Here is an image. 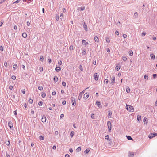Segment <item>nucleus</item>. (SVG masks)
<instances>
[{
  "label": "nucleus",
  "instance_id": "obj_59",
  "mask_svg": "<svg viewBox=\"0 0 157 157\" xmlns=\"http://www.w3.org/2000/svg\"><path fill=\"white\" fill-rule=\"evenodd\" d=\"M4 65L5 67H7V63L6 62H5L4 63Z\"/></svg>",
  "mask_w": 157,
  "mask_h": 157
},
{
  "label": "nucleus",
  "instance_id": "obj_44",
  "mask_svg": "<svg viewBox=\"0 0 157 157\" xmlns=\"http://www.w3.org/2000/svg\"><path fill=\"white\" fill-rule=\"evenodd\" d=\"M69 49L70 50H73V46L71 45L69 47Z\"/></svg>",
  "mask_w": 157,
  "mask_h": 157
},
{
  "label": "nucleus",
  "instance_id": "obj_4",
  "mask_svg": "<svg viewBox=\"0 0 157 157\" xmlns=\"http://www.w3.org/2000/svg\"><path fill=\"white\" fill-rule=\"evenodd\" d=\"M8 125L10 127L11 129H13V124L11 121H10L8 123Z\"/></svg>",
  "mask_w": 157,
  "mask_h": 157
},
{
  "label": "nucleus",
  "instance_id": "obj_6",
  "mask_svg": "<svg viewBox=\"0 0 157 157\" xmlns=\"http://www.w3.org/2000/svg\"><path fill=\"white\" fill-rule=\"evenodd\" d=\"M156 133H151L148 136V137L150 139H151L153 137H155V134Z\"/></svg>",
  "mask_w": 157,
  "mask_h": 157
},
{
  "label": "nucleus",
  "instance_id": "obj_12",
  "mask_svg": "<svg viewBox=\"0 0 157 157\" xmlns=\"http://www.w3.org/2000/svg\"><path fill=\"white\" fill-rule=\"evenodd\" d=\"M147 119L146 117H144L143 119V122L145 124H147Z\"/></svg>",
  "mask_w": 157,
  "mask_h": 157
},
{
  "label": "nucleus",
  "instance_id": "obj_15",
  "mask_svg": "<svg viewBox=\"0 0 157 157\" xmlns=\"http://www.w3.org/2000/svg\"><path fill=\"white\" fill-rule=\"evenodd\" d=\"M22 37L24 38H26L27 37V34L25 33H22Z\"/></svg>",
  "mask_w": 157,
  "mask_h": 157
},
{
  "label": "nucleus",
  "instance_id": "obj_11",
  "mask_svg": "<svg viewBox=\"0 0 157 157\" xmlns=\"http://www.w3.org/2000/svg\"><path fill=\"white\" fill-rule=\"evenodd\" d=\"M82 44L84 45H86L88 44V42H86L85 40H82Z\"/></svg>",
  "mask_w": 157,
  "mask_h": 157
},
{
  "label": "nucleus",
  "instance_id": "obj_21",
  "mask_svg": "<svg viewBox=\"0 0 157 157\" xmlns=\"http://www.w3.org/2000/svg\"><path fill=\"white\" fill-rule=\"evenodd\" d=\"M82 94V93H80L78 97V99L79 100H80L81 99Z\"/></svg>",
  "mask_w": 157,
  "mask_h": 157
},
{
  "label": "nucleus",
  "instance_id": "obj_48",
  "mask_svg": "<svg viewBox=\"0 0 157 157\" xmlns=\"http://www.w3.org/2000/svg\"><path fill=\"white\" fill-rule=\"evenodd\" d=\"M12 78L13 80H15L16 78V77L15 76L13 75L12 76Z\"/></svg>",
  "mask_w": 157,
  "mask_h": 157
},
{
  "label": "nucleus",
  "instance_id": "obj_10",
  "mask_svg": "<svg viewBox=\"0 0 157 157\" xmlns=\"http://www.w3.org/2000/svg\"><path fill=\"white\" fill-rule=\"evenodd\" d=\"M83 27L84 28V29L86 31H87V26L85 22H84L83 24Z\"/></svg>",
  "mask_w": 157,
  "mask_h": 157
},
{
  "label": "nucleus",
  "instance_id": "obj_53",
  "mask_svg": "<svg viewBox=\"0 0 157 157\" xmlns=\"http://www.w3.org/2000/svg\"><path fill=\"white\" fill-rule=\"evenodd\" d=\"M48 62L49 63H50L52 62L51 59H48Z\"/></svg>",
  "mask_w": 157,
  "mask_h": 157
},
{
  "label": "nucleus",
  "instance_id": "obj_57",
  "mask_svg": "<svg viewBox=\"0 0 157 157\" xmlns=\"http://www.w3.org/2000/svg\"><path fill=\"white\" fill-rule=\"evenodd\" d=\"M115 34L117 35H119V32L118 31H116L115 32Z\"/></svg>",
  "mask_w": 157,
  "mask_h": 157
},
{
  "label": "nucleus",
  "instance_id": "obj_14",
  "mask_svg": "<svg viewBox=\"0 0 157 157\" xmlns=\"http://www.w3.org/2000/svg\"><path fill=\"white\" fill-rule=\"evenodd\" d=\"M55 70L56 71L59 72L61 70V68L60 67H56L55 68Z\"/></svg>",
  "mask_w": 157,
  "mask_h": 157
},
{
  "label": "nucleus",
  "instance_id": "obj_26",
  "mask_svg": "<svg viewBox=\"0 0 157 157\" xmlns=\"http://www.w3.org/2000/svg\"><path fill=\"white\" fill-rule=\"evenodd\" d=\"M7 146H9L10 145V143L9 140H6L5 142Z\"/></svg>",
  "mask_w": 157,
  "mask_h": 157
},
{
  "label": "nucleus",
  "instance_id": "obj_30",
  "mask_svg": "<svg viewBox=\"0 0 157 157\" xmlns=\"http://www.w3.org/2000/svg\"><path fill=\"white\" fill-rule=\"evenodd\" d=\"M46 95V94L45 93H43L41 95V96L42 97L44 98Z\"/></svg>",
  "mask_w": 157,
  "mask_h": 157
},
{
  "label": "nucleus",
  "instance_id": "obj_2",
  "mask_svg": "<svg viewBox=\"0 0 157 157\" xmlns=\"http://www.w3.org/2000/svg\"><path fill=\"white\" fill-rule=\"evenodd\" d=\"M107 126L109 129V132H111V128H112V125L111 122L110 121H108L107 123Z\"/></svg>",
  "mask_w": 157,
  "mask_h": 157
},
{
  "label": "nucleus",
  "instance_id": "obj_40",
  "mask_svg": "<svg viewBox=\"0 0 157 157\" xmlns=\"http://www.w3.org/2000/svg\"><path fill=\"white\" fill-rule=\"evenodd\" d=\"M40 60L41 61H42V62L43 61V60H44V57H43V56H40Z\"/></svg>",
  "mask_w": 157,
  "mask_h": 157
},
{
  "label": "nucleus",
  "instance_id": "obj_58",
  "mask_svg": "<svg viewBox=\"0 0 157 157\" xmlns=\"http://www.w3.org/2000/svg\"><path fill=\"white\" fill-rule=\"evenodd\" d=\"M127 35L125 34H124L123 35V37L124 38H125L127 37Z\"/></svg>",
  "mask_w": 157,
  "mask_h": 157
},
{
  "label": "nucleus",
  "instance_id": "obj_20",
  "mask_svg": "<svg viewBox=\"0 0 157 157\" xmlns=\"http://www.w3.org/2000/svg\"><path fill=\"white\" fill-rule=\"evenodd\" d=\"M58 79L57 77L55 76L54 78V81L55 82H56L58 81Z\"/></svg>",
  "mask_w": 157,
  "mask_h": 157
},
{
  "label": "nucleus",
  "instance_id": "obj_34",
  "mask_svg": "<svg viewBox=\"0 0 157 157\" xmlns=\"http://www.w3.org/2000/svg\"><path fill=\"white\" fill-rule=\"evenodd\" d=\"M144 78L145 79L148 80V76L147 75H145L144 76Z\"/></svg>",
  "mask_w": 157,
  "mask_h": 157
},
{
  "label": "nucleus",
  "instance_id": "obj_33",
  "mask_svg": "<svg viewBox=\"0 0 157 157\" xmlns=\"http://www.w3.org/2000/svg\"><path fill=\"white\" fill-rule=\"evenodd\" d=\"M106 40L108 43H109L110 42V40L109 38L108 37L106 38Z\"/></svg>",
  "mask_w": 157,
  "mask_h": 157
},
{
  "label": "nucleus",
  "instance_id": "obj_8",
  "mask_svg": "<svg viewBox=\"0 0 157 157\" xmlns=\"http://www.w3.org/2000/svg\"><path fill=\"white\" fill-rule=\"evenodd\" d=\"M46 120V117L44 116H42V118L41 119V121L43 122H45Z\"/></svg>",
  "mask_w": 157,
  "mask_h": 157
},
{
  "label": "nucleus",
  "instance_id": "obj_49",
  "mask_svg": "<svg viewBox=\"0 0 157 157\" xmlns=\"http://www.w3.org/2000/svg\"><path fill=\"white\" fill-rule=\"evenodd\" d=\"M85 7L84 6L82 7L81 8V10L82 11H83L85 10Z\"/></svg>",
  "mask_w": 157,
  "mask_h": 157
},
{
  "label": "nucleus",
  "instance_id": "obj_43",
  "mask_svg": "<svg viewBox=\"0 0 157 157\" xmlns=\"http://www.w3.org/2000/svg\"><path fill=\"white\" fill-rule=\"evenodd\" d=\"M109 136L108 135H106L105 137V139L106 140H108L109 139Z\"/></svg>",
  "mask_w": 157,
  "mask_h": 157
},
{
  "label": "nucleus",
  "instance_id": "obj_13",
  "mask_svg": "<svg viewBox=\"0 0 157 157\" xmlns=\"http://www.w3.org/2000/svg\"><path fill=\"white\" fill-rule=\"evenodd\" d=\"M96 104H97V105L98 107H99V108L102 107V106L101 105L100 102H98V101H97L96 102Z\"/></svg>",
  "mask_w": 157,
  "mask_h": 157
},
{
  "label": "nucleus",
  "instance_id": "obj_28",
  "mask_svg": "<svg viewBox=\"0 0 157 157\" xmlns=\"http://www.w3.org/2000/svg\"><path fill=\"white\" fill-rule=\"evenodd\" d=\"M116 69L118 71L120 68V66L117 65L116 67Z\"/></svg>",
  "mask_w": 157,
  "mask_h": 157
},
{
  "label": "nucleus",
  "instance_id": "obj_25",
  "mask_svg": "<svg viewBox=\"0 0 157 157\" xmlns=\"http://www.w3.org/2000/svg\"><path fill=\"white\" fill-rule=\"evenodd\" d=\"M127 136V138L128 140H133V139L130 136Z\"/></svg>",
  "mask_w": 157,
  "mask_h": 157
},
{
  "label": "nucleus",
  "instance_id": "obj_62",
  "mask_svg": "<svg viewBox=\"0 0 157 157\" xmlns=\"http://www.w3.org/2000/svg\"><path fill=\"white\" fill-rule=\"evenodd\" d=\"M19 2V0H17L14 2L13 3H17Z\"/></svg>",
  "mask_w": 157,
  "mask_h": 157
},
{
  "label": "nucleus",
  "instance_id": "obj_17",
  "mask_svg": "<svg viewBox=\"0 0 157 157\" xmlns=\"http://www.w3.org/2000/svg\"><path fill=\"white\" fill-rule=\"evenodd\" d=\"M94 40L95 42H97L98 43L99 42V39L97 36H95L94 37Z\"/></svg>",
  "mask_w": 157,
  "mask_h": 157
},
{
  "label": "nucleus",
  "instance_id": "obj_9",
  "mask_svg": "<svg viewBox=\"0 0 157 157\" xmlns=\"http://www.w3.org/2000/svg\"><path fill=\"white\" fill-rule=\"evenodd\" d=\"M115 77L114 76H112L111 79V84H113L115 83Z\"/></svg>",
  "mask_w": 157,
  "mask_h": 157
},
{
  "label": "nucleus",
  "instance_id": "obj_22",
  "mask_svg": "<svg viewBox=\"0 0 157 157\" xmlns=\"http://www.w3.org/2000/svg\"><path fill=\"white\" fill-rule=\"evenodd\" d=\"M150 57L151 59H154L155 58V56L153 54H150Z\"/></svg>",
  "mask_w": 157,
  "mask_h": 157
},
{
  "label": "nucleus",
  "instance_id": "obj_35",
  "mask_svg": "<svg viewBox=\"0 0 157 157\" xmlns=\"http://www.w3.org/2000/svg\"><path fill=\"white\" fill-rule=\"evenodd\" d=\"M29 103L32 104L33 103V100L32 99H30L28 101Z\"/></svg>",
  "mask_w": 157,
  "mask_h": 157
},
{
  "label": "nucleus",
  "instance_id": "obj_39",
  "mask_svg": "<svg viewBox=\"0 0 157 157\" xmlns=\"http://www.w3.org/2000/svg\"><path fill=\"white\" fill-rule=\"evenodd\" d=\"M56 19L57 21H59V16L58 15H57L56 17Z\"/></svg>",
  "mask_w": 157,
  "mask_h": 157
},
{
  "label": "nucleus",
  "instance_id": "obj_51",
  "mask_svg": "<svg viewBox=\"0 0 157 157\" xmlns=\"http://www.w3.org/2000/svg\"><path fill=\"white\" fill-rule=\"evenodd\" d=\"M0 50L2 51H3V47L2 46H1L0 47Z\"/></svg>",
  "mask_w": 157,
  "mask_h": 157
},
{
  "label": "nucleus",
  "instance_id": "obj_55",
  "mask_svg": "<svg viewBox=\"0 0 157 157\" xmlns=\"http://www.w3.org/2000/svg\"><path fill=\"white\" fill-rule=\"evenodd\" d=\"M9 88L10 90H12L13 89V87L12 86H9Z\"/></svg>",
  "mask_w": 157,
  "mask_h": 157
},
{
  "label": "nucleus",
  "instance_id": "obj_36",
  "mask_svg": "<svg viewBox=\"0 0 157 157\" xmlns=\"http://www.w3.org/2000/svg\"><path fill=\"white\" fill-rule=\"evenodd\" d=\"M79 68L80 69V70L81 71H83V69L82 68V65H80L79 66Z\"/></svg>",
  "mask_w": 157,
  "mask_h": 157
},
{
  "label": "nucleus",
  "instance_id": "obj_23",
  "mask_svg": "<svg viewBox=\"0 0 157 157\" xmlns=\"http://www.w3.org/2000/svg\"><path fill=\"white\" fill-rule=\"evenodd\" d=\"M129 55L130 56H132V55H133V51L132 50H130V51H129Z\"/></svg>",
  "mask_w": 157,
  "mask_h": 157
},
{
  "label": "nucleus",
  "instance_id": "obj_3",
  "mask_svg": "<svg viewBox=\"0 0 157 157\" xmlns=\"http://www.w3.org/2000/svg\"><path fill=\"white\" fill-rule=\"evenodd\" d=\"M94 77L95 80L96 81H97L98 79L99 74L98 73H96L94 74Z\"/></svg>",
  "mask_w": 157,
  "mask_h": 157
},
{
  "label": "nucleus",
  "instance_id": "obj_31",
  "mask_svg": "<svg viewBox=\"0 0 157 157\" xmlns=\"http://www.w3.org/2000/svg\"><path fill=\"white\" fill-rule=\"evenodd\" d=\"M90 151V150L89 149H86L85 150V152L86 153H88Z\"/></svg>",
  "mask_w": 157,
  "mask_h": 157
},
{
  "label": "nucleus",
  "instance_id": "obj_29",
  "mask_svg": "<svg viewBox=\"0 0 157 157\" xmlns=\"http://www.w3.org/2000/svg\"><path fill=\"white\" fill-rule=\"evenodd\" d=\"M74 132L73 131H71L70 133V136L71 137H72L74 135Z\"/></svg>",
  "mask_w": 157,
  "mask_h": 157
},
{
  "label": "nucleus",
  "instance_id": "obj_7",
  "mask_svg": "<svg viewBox=\"0 0 157 157\" xmlns=\"http://www.w3.org/2000/svg\"><path fill=\"white\" fill-rule=\"evenodd\" d=\"M75 99L74 98H72L71 99V103L72 104V105L73 106L75 105Z\"/></svg>",
  "mask_w": 157,
  "mask_h": 157
},
{
  "label": "nucleus",
  "instance_id": "obj_38",
  "mask_svg": "<svg viewBox=\"0 0 157 157\" xmlns=\"http://www.w3.org/2000/svg\"><path fill=\"white\" fill-rule=\"evenodd\" d=\"M81 147H79L78 148H77L76 149V151H80L81 150Z\"/></svg>",
  "mask_w": 157,
  "mask_h": 157
},
{
  "label": "nucleus",
  "instance_id": "obj_41",
  "mask_svg": "<svg viewBox=\"0 0 157 157\" xmlns=\"http://www.w3.org/2000/svg\"><path fill=\"white\" fill-rule=\"evenodd\" d=\"M130 157H133L134 155V153L133 152H132L131 153H130Z\"/></svg>",
  "mask_w": 157,
  "mask_h": 157
},
{
  "label": "nucleus",
  "instance_id": "obj_1",
  "mask_svg": "<svg viewBox=\"0 0 157 157\" xmlns=\"http://www.w3.org/2000/svg\"><path fill=\"white\" fill-rule=\"evenodd\" d=\"M126 107L127 110L128 111L133 112L134 111L133 107L131 105H127Z\"/></svg>",
  "mask_w": 157,
  "mask_h": 157
},
{
  "label": "nucleus",
  "instance_id": "obj_47",
  "mask_svg": "<svg viewBox=\"0 0 157 157\" xmlns=\"http://www.w3.org/2000/svg\"><path fill=\"white\" fill-rule=\"evenodd\" d=\"M42 104H43V102L42 101H40L38 103V104H39V105H40V106L42 105Z\"/></svg>",
  "mask_w": 157,
  "mask_h": 157
},
{
  "label": "nucleus",
  "instance_id": "obj_32",
  "mask_svg": "<svg viewBox=\"0 0 157 157\" xmlns=\"http://www.w3.org/2000/svg\"><path fill=\"white\" fill-rule=\"evenodd\" d=\"M43 88L42 86H39L38 87V89L40 90H43Z\"/></svg>",
  "mask_w": 157,
  "mask_h": 157
},
{
  "label": "nucleus",
  "instance_id": "obj_5",
  "mask_svg": "<svg viewBox=\"0 0 157 157\" xmlns=\"http://www.w3.org/2000/svg\"><path fill=\"white\" fill-rule=\"evenodd\" d=\"M89 97V93H86L84 94L83 96V98H84V99L86 100Z\"/></svg>",
  "mask_w": 157,
  "mask_h": 157
},
{
  "label": "nucleus",
  "instance_id": "obj_42",
  "mask_svg": "<svg viewBox=\"0 0 157 157\" xmlns=\"http://www.w3.org/2000/svg\"><path fill=\"white\" fill-rule=\"evenodd\" d=\"M108 82H109L108 80L107 79H105L104 80V82L105 83H106L107 84L108 83Z\"/></svg>",
  "mask_w": 157,
  "mask_h": 157
},
{
  "label": "nucleus",
  "instance_id": "obj_37",
  "mask_svg": "<svg viewBox=\"0 0 157 157\" xmlns=\"http://www.w3.org/2000/svg\"><path fill=\"white\" fill-rule=\"evenodd\" d=\"M62 64V61L61 60L59 61L58 62V64L59 65H61Z\"/></svg>",
  "mask_w": 157,
  "mask_h": 157
},
{
  "label": "nucleus",
  "instance_id": "obj_54",
  "mask_svg": "<svg viewBox=\"0 0 157 157\" xmlns=\"http://www.w3.org/2000/svg\"><path fill=\"white\" fill-rule=\"evenodd\" d=\"M60 17L61 18H63V13H61L60 15Z\"/></svg>",
  "mask_w": 157,
  "mask_h": 157
},
{
  "label": "nucleus",
  "instance_id": "obj_24",
  "mask_svg": "<svg viewBox=\"0 0 157 157\" xmlns=\"http://www.w3.org/2000/svg\"><path fill=\"white\" fill-rule=\"evenodd\" d=\"M112 115V112L110 111H108V117L109 118V117H110L111 116V115Z\"/></svg>",
  "mask_w": 157,
  "mask_h": 157
},
{
  "label": "nucleus",
  "instance_id": "obj_27",
  "mask_svg": "<svg viewBox=\"0 0 157 157\" xmlns=\"http://www.w3.org/2000/svg\"><path fill=\"white\" fill-rule=\"evenodd\" d=\"M17 66L16 64H15L13 66V67L15 70L17 69Z\"/></svg>",
  "mask_w": 157,
  "mask_h": 157
},
{
  "label": "nucleus",
  "instance_id": "obj_50",
  "mask_svg": "<svg viewBox=\"0 0 157 157\" xmlns=\"http://www.w3.org/2000/svg\"><path fill=\"white\" fill-rule=\"evenodd\" d=\"M62 85L63 86H66V83L65 82H62Z\"/></svg>",
  "mask_w": 157,
  "mask_h": 157
},
{
  "label": "nucleus",
  "instance_id": "obj_63",
  "mask_svg": "<svg viewBox=\"0 0 157 157\" xmlns=\"http://www.w3.org/2000/svg\"><path fill=\"white\" fill-rule=\"evenodd\" d=\"M22 93L23 94H25V89L23 90H22Z\"/></svg>",
  "mask_w": 157,
  "mask_h": 157
},
{
  "label": "nucleus",
  "instance_id": "obj_16",
  "mask_svg": "<svg viewBox=\"0 0 157 157\" xmlns=\"http://www.w3.org/2000/svg\"><path fill=\"white\" fill-rule=\"evenodd\" d=\"M141 116L140 115H138L137 116V120L140 122L141 119Z\"/></svg>",
  "mask_w": 157,
  "mask_h": 157
},
{
  "label": "nucleus",
  "instance_id": "obj_19",
  "mask_svg": "<svg viewBox=\"0 0 157 157\" xmlns=\"http://www.w3.org/2000/svg\"><path fill=\"white\" fill-rule=\"evenodd\" d=\"M122 59L124 61H126L127 60V59L126 57L124 56H122Z\"/></svg>",
  "mask_w": 157,
  "mask_h": 157
},
{
  "label": "nucleus",
  "instance_id": "obj_45",
  "mask_svg": "<svg viewBox=\"0 0 157 157\" xmlns=\"http://www.w3.org/2000/svg\"><path fill=\"white\" fill-rule=\"evenodd\" d=\"M39 138L40 140H43L44 139V137L42 136H40Z\"/></svg>",
  "mask_w": 157,
  "mask_h": 157
},
{
  "label": "nucleus",
  "instance_id": "obj_18",
  "mask_svg": "<svg viewBox=\"0 0 157 157\" xmlns=\"http://www.w3.org/2000/svg\"><path fill=\"white\" fill-rule=\"evenodd\" d=\"M126 91L128 93H129L130 92V89L128 87H127L126 88Z\"/></svg>",
  "mask_w": 157,
  "mask_h": 157
},
{
  "label": "nucleus",
  "instance_id": "obj_52",
  "mask_svg": "<svg viewBox=\"0 0 157 157\" xmlns=\"http://www.w3.org/2000/svg\"><path fill=\"white\" fill-rule=\"evenodd\" d=\"M43 69L42 67H40V72H42L43 71Z\"/></svg>",
  "mask_w": 157,
  "mask_h": 157
},
{
  "label": "nucleus",
  "instance_id": "obj_61",
  "mask_svg": "<svg viewBox=\"0 0 157 157\" xmlns=\"http://www.w3.org/2000/svg\"><path fill=\"white\" fill-rule=\"evenodd\" d=\"M66 104V101H63L62 104L63 105H65V104Z\"/></svg>",
  "mask_w": 157,
  "mask_h": 157
},
{
  "label": "nucleus",
  "instance_id": "obj_46",
  "mask_svg": "<svg viewBox=\"0 0 157 157\" xmlns=\"http://www.w3.org/2000/svg\"><path fill=\"white\" fill-rule=\"evenodd\" d=\"M86 53V49H84L82 53L84 55H85Z\"/></svg>",
  "mask_w": 157,
  "mask_h": 157
},
{
  "label": "nucleus",
  "instance_id": "obj_56",
  "mask_svg": "<svg viewBox=\"0 0 157 157\" xmlns=\"http://www.w3.org/2000/svg\"><path fill=\"white\" fill-rule=\"evenodd\" d=\"M14 29L15 30H17V27L16 25H15L14 26Z\"/></svg>",
  "mask_w": 157,
  "mask_h": 157
},
{
  "label": "nucleus",
  "instance_id": "obj_60",
  "mask_svg": "<svg viewBox=\"0 0 157 157\" xmlns=\"http://www.w3.org/2000/svg\"><path fill=\"white\" fill-rule=\"evenodd\" d=\"M56 94V92L55 91H54V92H53L52 93V94L53 95H55Z\"/></svg>",
  "mask_w": 157,
  "mask_h": 157
},
{
  "label": "nucleus",
  "instance_id": "obj_64",
  "mask_svg": "<svg viewBox=\"0 0 157 157\" xmlns=\"http://www.w3.org/2000/svg\"><path fill=\"white\" fill-rule=\"evenodd\" d=\"M65 157H70V155L68 154H66L65 155Z\"/></svg>",
  "mask_w": 157,
  "mask_h": 157
}]
</instances>
